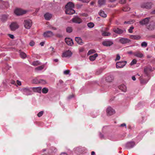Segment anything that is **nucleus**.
<instances>
[{
	"label": "nucleus",
	"instance_id": "25",
	"mask_svg": "<svg viewBox=\"0 0 155 155\" xmlns=\"http://www.w3.org/2000/svg\"><path fill=\"white\" fill-rule=\"evenodd\" d=\"M44 16L45 19L48 20L52 17V15L51 14L47 13L45 14Z\"/></svg>",
	"mask_w": 155,
	"mask_h": 155
},
{
	"label": "nucleus",
	"instance_id": "27",
	"mask_svg": "<svg viewBox=\"0 0 155 155\" xmlns=\"http://www.w3.org/2000/svg\"><path fill=\"white\" fill-rule=\"evenodd\" d=\"M113 79V77L111 75L108 76L106 78V81L108 82H111L112 81Z\"/></svg>",
	"mask_w": 155,
	"mask_h": 155
},
{
	"label": "nucleus",
	"instance_id": "42",
	"mask_svg": "<svg viewBox=\"0 0 155 155\" xmlns=\"http://www.w3.org/2000/svg\"><path fill=\"white\" fill-rule=\"evenodd\" d=\"M49 49L50 50L51 54L54 53L55 51V50L54 49V48L52 46H51Z\"/></svg>",
	"mask_w": 155,
	"mask_h": 155
},
{
	"label": "nucleus",
	"instance_id": "55",
	"mask_svg": "<svg viewBox=\"0 0 155 155\" xmlns=\"http://www.w3.org/2000/svg\"><path fill=\"white\" fill-rule=\"evenodd\" d=\"M8 35L12 39H13L14 38V36L12 35L9 34Z\"/></svg>",
	"mask_w": 155,
	"mask_h": 155
},
{
	"label": "nucleus",
	"instance_id": "16",
	"mask_svg": "<svg viewBox=\"0 0 155 155\" xmlns=\"http://www.w3.org/2000/svg\"><path fill=\"white\" fill-rule=\"evenodd\" d=\"M72 21L73 22L80 24L81 22V20L78 16H75L72 19Z\"/></svg>",
	"mask_w": 155,
	"mask_h": 155
},
{
	"label": "nucleus",
	"instance_id": "60",
	"mask_svg": "<svg viewBox=\"0 0 155 155\" xmlns=\"http://www.w3.org/2000/svg\"><path fill=\"white\" fill-rule=\"evenodd\" d=\"M127 53L129 54H133L134 53H133L132 51H130L127 52Z\"/></svg>",
	"mask_w": 155,
	"mask_h": 155
},
{
	"label": "nucleus",
	"instance_id": "40",
	"mask_svg": "<svg viewBox=\"0 0 155 155\" xmlns=\"http://www.w3.org/2000/svg\"><path fill=\"white\" fill-rule=\"evenodd\" d=\"M143 78V76H141L140 77V82L141 84H146L148 81H144L142 79V78Z\"/></svg>",
	"mask_w": 155,
	"mask_h": 155
},
{
	"label": "nucleus",
	"instance_id": "59",
	"mask_svg": "<svg viewBox=\"0 0 155 155\" xmlns=\"http://www.w3.org/2000/svg\"><path fill=\"white\" fill-rule=\"evenodd\" d=\"M45 44V42H41L40 43V45H41V46H43Z\"/></svg>",
	"mask_w": 155,
	"mask_h": 155
},
{
	"label": "nucleus",
	"instance_id": "19",
	"mask_svg": "<svg viewBox=\"0 0 155 155\" xmlns=\"http://www.w3.org/2000/svg\"><path fill=\"white\" fill-rule=\"evenodd\" d=\"M65 41L68 45L71 46L73 44L72 40L69 38H66L65 39Z\"/></svg>",
	"mask_w": 155,
	"mask_h": 155
},
{
	"label": "nucleus",
	"instance_id": "62",
	"mask_svg": "<svg viewBox=\"0 0 155 155\" xmlns=\"http://www.w3.org/2000/svg\"><path fill=\"white\" fill-rule=\"evenodd\" d=\"M132 79L134 81H135L136 80V78L134 76H133L132 77Z\"/></svg>",
	"mask_w": 155,
	"mask_h": 155
},
{
	"label": "nucleus",
	"instance_id": "23",
	"mask_svg": "<svg viewBox=\"0 0 155 155\" xmlns=\"http://www.w3.org/2000/svg\"><path fill=\"white\" fill-rule=\"evenodd\" d=\"M120 41L123 44H125L129 42L130 41L127 38H122L120 40Z\"/></svg>",
	"mask_w": 155,
	"mask_h": 155
},
{
	"label": "nucleus",
	"instance_id": "46",
	"mask_svg": "<svg viewBox=\"0 0 155 155\" xmlns=\"http://www.w3.org/2000/svg\"><path fill=\"white\" fill-rule=\"evenodd\" d=\"M44 111H41L39 112L37 114V116L40 117H41L43 114Z\"/></svg>",
	"mask_w": 155,
	"mask_h": 155
},
{
	"label": "nucleus",
	"instance_id": "33",
	"mask_svg": "<svg viewBox=\"0 0 155 155\" xmlns=\"http://www.w3.org/2000/svg\"><path fill=\"white\" fill-rule=\"evenodd\" d=\"M107 138L109 140L113 141L116 140L114 135L111 134H109L108 135Z\"/></svg>",
	"mask_w": 155,
	"mask_h": 155
},
{
	"label": "nucleus",
	"instance_id": "21",
	"mask_svg": "<svg viewBox=\"0 0 155 155\" xmlns=\"http://www.w3.org/2000/svg\"><path fill=\"white\" fill-rule=\"evenodd\" d=\"M153 5L151 2H148L145 3L144 7L145 8L149 9Z\"/></svg>",
	"mask_w": 155,
	"mask_h": 155
},
{
	"label": "nucleus",
	"instance_id": "50",
	"mask_svg": "<svg viewBox=\"0 0 155 155\" xmlns=\"http://www.w3.org/2000/svg\"><path fill=\"white\" fill-rule=\"evenodd\" d=\"M35 43L33 41H31L29 43V45L31 46H33L34 45Z\"/></svg>",
	"mask_w": 155,
	"mask_h": 155
},
{
	"label": "nucleus",
	"instance_id": "47",
	"mask_svg": "<svg viewBox=\"0 0 155 155\" xmlns=\"http://www.w3.org/2000/svg\"><path fill=\"white\" fill-rule=\"evenodd\" d=\"M134 28V27L133 26L130 27L128 30L129 32L130 33H132L133 32V30Z\"/></svg>",
	"mask_w": 155,
	"mask_h": 155
},
{
	"label": "nucleus",
	"instance_id": "31",
	"mask_svg": "<svg viewBox=\"0 0 155 155\" xmlns=\"http://www.w3.org/2000/svg\"><path fill=\"white\" fill-rule=\"evenodd\" d=\"M101 35L103 36H109L110 35L111 33L105 31H102Z\"/></svg>",
	"mask_w": 155,
	"mask_h": 155
},
{
	"label": "nucleus",
	"instance_id": "3",
	"mask_svg": "<svg viewBox=\"0 0 155 155\" xmlns=\"http://www.w3.org/2000/svg\"><path fill=\"white\" fill-rule=\"evenodd\" d=\"M21 91L23 94L26 95H30L32 94L31 88L26 87L22 89Z\"/></svg>",
	"mask_w": 155,
	"mask_h": 155
},
{
	"label": "nucleus",
	"instance_id": "35",
	"mask_svg": "<svg viewBox=\"0 0 155 155\" xmlns=\"http://www.w3.org/2000/svg\"><path fill=\"white\" fill-rule=\"evenodd\" d=\"M20 55L21 58H25L26 57V54L22 52H21L20 53Z\"/></svg>",
	"mask_w": 155,
	"mask_h": 155
},
{
	"label": "nucleus",
	"instance_id": "44",
	"mask_svg": "<svg viewBox=\"0 0 155 155\" xmlns=\"http://www.w3.org/2000/svg\"><path fill=\"white\" fill-rule=\"evenodd\" d=\"M99 137L102 139H106V137H105L102 133H99Z\"/></svg>",
	"mask_w": 155,
	"mask_h": 155
},
{
	"label": "nucleus",
	"instance_id": "53",
	"mask_svg": "<svg viewBox=\"0 0 155 155\" xmlns=\"http://www.w3.org/2000/svg\"><path fill=\"white\" fill-rule=\"evenodd\" d=\"M79 51L80 52H82L84 51V48H80Z\"/></svg>",
	"mask_w": 155,
	"mask_h": 155
},
{
	"label": "nucleus",
	"instance_id": "41",
	"mask_svg": "<svg viewBox=\"0 0 155 155\" xmlns=\"http://www.w3.org/2000/svg\"><path fill=\"white\" fill-rule=\"evenodd\" d=\"M72 31V29L71 27H68L66 28V31L67 32L70 33Z\"/></svg>",
	"mask_w": 155,
	"mask_h": 155
},
{
	"label": "nucleus",
	"instance_id": "4",
	"mask_svg": "<svg viewBox=\"0 0 155 155\" xmlns=\"http://www.w3.org/2000/svg\"><path fill=\"white\" fill-rule=\"evenodd\" d=\"M112 30L115 33L119 34L125 33L126 32V30L125 29H121L116 26L114 27Z\"/></svg>",
	"mask_w": 155,
	"mask_h": 155
},
{
	"label": "nucleus",
	"instance_id": "2",
	"mask_svg": "<svg viewBox=\"0 0 155 155\" xmlns=\"http://www.w3.org/2000/svg\"><path fill=\"white\" fill-rule=\"evenodd\" d=\"M86 150V148L85 147L81 146L75 147L74 149V153L79 155L81 154Z\"/></svg>",
	"mask_w": 155,
	"mask_h": 155
},
{
	"label": "nucleus",
	"instance_id": "20",
	"mask_svg": "<svg viewBox=\"0 0 155 155\" xmlns=\"http://www.w3.org/2000/svg\"><path fill=\"white\" fill-rule=\"evenodd\" d=\"M150 18H146L143 19L140 21V23L141 25H144L147 24L149 21Z\"/></svg>",
	"mask_w": 155,
	"mask_h": 155
},
{
	"label": "nucleus",
	"instance_id": "56",
	"mask_svg": "<svg viewBox=\"0 0 155 155\" xmlns=\"http://www.w3.org/2000/svg\"><path fill=\"white\" fill-rule=\"evenodd\" d=\"M109 29V28L108 27H106L104 28V30H103L102 31H108Z\"/></svg>",
	"mask_w": 155,
	"mask_h": 155
},
{
	"label": "nucleus",
	"instance_id": "39",
	"mask_svg": "<svg viewBox=\"0 0 155 155\" xmlns=\"http://www.w3.org/2000/svg\"><path fill=\"white\" fill-rule=\"evenodd\" d=\"M95 52V51L94 49H91L88 51L87 54L88 55H90Z\"/></svg>",
	"mask_w": 155,
	"mask_h": 155
},
{
	"label": "nucleus",
	"instance_id": "15",
	"mask_svg": "<svg viewBox=\"0 0 155 155\" xmlns=\"http://www.w3.org/2000/svg\"><path fill=\"white\" fill-rule=\"evenodd\" d=\"M18 24L15 22L12 23L10 26L11 29L12 31H14L18 28Z\"/></svg>",
	"mask_w": 155,
	"mask_h": 155
},
{
	"label": "nucleus",
	"instance_id": "17",
	"mask_svg": "<svg viewBox=\"0 0 155 155\" xmlns=\"http://www.w3.org/2000/svg\"><path fill=\"white\" fill-rule=\"evenodd\" d=\"M119 89L122 91L126 92L127 90V86L124 84H122L118 86Z\"/></svg>",
	"mask_w": 155,
	"mask_h": 155
},
{
	"label": "nucleus",
	"instance_id": "38",
	"mask_svg": "<svg viewBox=\"0 0 155 155\" xmlns=\"http://www.w3.org/2000/svg\"><path fill=\"white\" fill-rule=\"evenodd\" d=\"M44 67V65H43L41 66L35 68L36 70L38 71H40L43 69Z\"/></svg>",
	"mask_w": 155,
	"mask_h": 155
},
{
	"label": "nucleus",
	"instance_id": "49",
	"mask_svg": "<svg viewBox=\"0 0 155 155\" xmlns=\"http://www.w3.org/2000/svg\"><path fill=\"white\" fill-rule=\"evenodd\" d=\"M120 56L119 54H118L117 55V57H116V59H115V60L116 61H117V60H119L120 59Z\"/></svg>",
	"mask_w": 155,
	"mask_h": 155
},
{
	"label": "nucleus",
	"instance_id": "52",
	"mask_svg": "<svg viewBox=\"0 0 155 155\" xmlns=\"http://www.w3.org/2000/svg\"><path fill=\"white\" fill-rule=\"evenodd\" d=\"M126 2V0H120V2L121 4H124Z\"/></svg>",
	"mask_w": 155,
	"mask_h": 155
},
{
	"label": "nucleus",
	"instance_id": "9",
	"mask_svg": "<svg viewBox=\"0 0 155 155\" xmlns=\"http://www.w3.org/2000/svg\"><path fill=\"white\" fill-rule=\"evenodd\" d=\"M126 63L127 61H125L118 62L116 64V68H123Z\"/></svg>",
	"mask_w": 155,
	"mask_h": 155
},
{
	"label": "nucleus",
	"instance_id": "34",
	"mask_svg": "<svg viewBox=\"0 0 155 155\" xmlns=\"http://www.w3.org/2000/svg\"><path fill=\"white\" fill-rule=\"evenodd\" d=\"M87 26L89 28H93L94 26V23L93 22H89L87 23Z\"/></svg>",
	"mask_w": 155,
	"mask_h": 155
},
{
	"label": "nucleus",
	"instance_id": "13",
	"mask_svg": "<svg viewBox=\"0 0 155 155\" xmlns=\"http://www.w3.org/2000/svg\"><path fill=\"white\" fill-rule=\"evenodd\" d=\"M135 145V143L134 142L130 141L127 143L126 147L127 149H130L133 148Z\"/></svg>",
	"mask_w": 155,
	"mask_h": 155
},
{
	"label": "nucleus",
	"instance_id": "28",
	"mask_svg": "<svg viewBox=\"0 0 155 155\" xmlns=\"http://www.w3.org/2000/svg\"><path fill=\"white\" fill-rule=\"evenodd\" d=\"M99 14L103 18H106L107 16V15L105 14L104 12L102 10H100L99 12Z\"/></svg>",
	"mask_w": 155,
	"mask_h": 155
},
{
	"label": "nucleus",
	"instance_id": "6",
	"mask_svg": "<svg viewBox=\"0 0 155 155\" xmlns=\"http://www.w3.org/2000/svg\"><path fill=\"white\" fill-rule=\"evenodd\" d=\"M115 113V110L111 107L109 106L106 109V113L108 116L112 115Z\"/></svg>",
	"mask_w": 155,
	"mask_h": 155
},
{
	"label": "nucleus",
	"instance_id": "30",
	"mask_svg": "<svg viewBox=\"0 0 155 155\" xmlns=\"http://www.w3.org/2000/svg\"><path fill=\"white\" fill-rule=\"evenodd\" d=\"M130 38L133 39L139 40L141 38V37L139 35H131Z\"/></svg>",
	"mask_w": 155,
	"mask_h": 155
},
{
	"label": "nucleus",
	"instance_id": "11",
	"mask_svg": "<svg viewBox=\"0 0 155 155\" xmlns=\"http://www.w3.org/2000/svg\"><path fill=\"white\" fill-rule=\"evenodd\" d=\"M43 35L45 38H49L54 36V34L51 31H47L43 33Z\"/></svg>",
	"mask_w": 155,
	"mask_h": 155
},
{
	"label": "nucleus",
	"instance_id": "1",
	"mask_svg": "<svg viewBox=\"0 0 155 155\" xmlns=\"http://www.w3.org/2000/svg\"><path fill=\"white\" fill-rule=\"evenodd\" d=\"M65 13L67 14L72 15L75 13V11L73 9L74 4L71 2H69L65 6Z\"/></svg>",
	"mask_w": 155,
	"mask_h": 155
},
{
	"label": "nucleus",
	"instance_id": "8",
	"mask_svg": "<svg viewBox=\"0 0 155 155\" xmlns=\"http://www.w3.org/2000/svg\"><path fill=\"white\" fill-rule=\"evenodd\" d=\"M33 82L35 84L40 83L41 84H45L47 82L44 79H38L37 78H35L33 80Z\"/></svg>",
	"mask_w": 155,
	"mask_h": 155
},
{
	"label": "nucleus",
	"instance_id": "22",
	"mask_svg": "<svg viewBox=\"0 0 155 155\" xmlns=\"http://www.w3.org/2000/svg\"><path fill=\"white\" fill-rule=\"evenodd\" d=\"M31 88L32 91V90L35 92H37L38 93H41L42 89L41 87H33Z\"/></svg>",
	"mask_w": 155,
	"mask_h": 155
},
{
	"label": "nucleus",
	"instance_id": "58",
	"mask_svg": "<svg viewBox=\"0 0 155 155\" xmlns=\"http://www.w3.org/2000/svg\"><path fill=\"white\" fill-rule=\"evenodd\" d=\"M11 84H16V82H15V81H13V80H12L11 81Z\"/></svg>",
	"mask_w": 155,
	"mask_h": 155
},
{
	"label": "nucleus",
	"instance_id": "32",
	"mask_svg": "<svg viewBox=\"0 0 155 155\" xmlns=\"http://www.w3.org/2000/svg\"><path fill=\"white\" fill-rule=\"evenodd\" d=\"M105 0H99L98 5L100 6L104 5L105 4Z\"/></svg>",
	"mask_w": 155,
	"mask_h": 155
},
{
	"label": "nucleus",
	"instance_id": "45",
	"mask_svg": "<svg viewBox=\"0 0 155 155\" xmlns=\"http://www.w3.org/2000/svg\"><path fill=\"white\" fill-rule=\"evenodd\" d=\"M137 61L135 59H133L130 63L131 65H132L136 64Z\"/></svg>",
	"mask_w": 155,
	"mask_h": 155
},
{
	"label": "nucleus",
	"instance_id": "61",
	"mask_svg": "<svg viewBox=\"0 0 155 155\" xmlns=\"http://www.w3.org/2000/svg\"><path fill=\"white\" fill-rule=\"evenodd\" d=\"M60 155H68L67 153L64 152L62 153Z\"/></svg>",
	"mask_w": 155,
	"mask_h": 155
},
{
	"label": "nucleus",
	"instance_id": "5",
	"mask_svg": "<svg viewBox=\"0 0 155 155\" xmlns=\"http://www.w3.org/2000/svg\"><path fill=\"white\" fill-rule=\"evenodd\" d=\"M24 24L25 28L29 29L32 25V22L30 20H25L24 21Z\"/></svg>",
	"mask_w": 155,
	"mask_h": 155
},
{
	"label": "nucleus",
	"instance_id": "24",
	"mask_svg": "<svg viewBox=\"0 0 155 155\" xmlns=\"http://www.w3.org/2000/svg\"><path fill=\"white\" fill-rule=\"evenodd\" d=\"M147 29L150 30H152L155 28V24L154 23H151L147 27Z\"/></svg>",
	"mask_w": 155,
	"mask_h": 155
},
{
	"label": "nucleus",
	"instance_id": "37",
	"mask_svg": "<svg viewBox=\"0 0 155 155\" xmlns=\"http://www.w3.org/2000/svg\"><path fill=\"white\" fill-rule=\"evenodd\" d=\"M48 91V89L46 87H44L42 90V92L43 93L46 94Z\"/></svg>",
	"mask_w": 155,
	"mask_h": 155
},
{
	"label": "nucleus",
	"instance_id": "26",
	"mask_svg": "<svg viewBox=\"0 0 155 155\" xmlns=\"http://www.w3.org/2000/svg\"><path fill=\"white\" fill-rule=\"evenodd\" d=\"M98 56V54L97 53L91 55L89 57V59L91 61H94L96 58Z\"/></svg>",
	"mask_w": 155,
	"mask_h": 155
},
{
	"label": "nucleus",
	"instance_id": "43",
	"mask_svg": "<svg viewBox=\"0 0 155 155\" xmlns=\"http://www.w3.org/2000/svg\"><path fill=\"white\" fill-rule=\"evenodd\" d=\"M147 43L145 41H144L142 43L141 46L143 47H146L147 46Z\"/></svg>",
	"mask_w": 155,
	"mask_h": 155
},
{
	"label": "nucleus",
	"instance_id": "12",
	"mask_svg": "<svg viewBox=\"0 0 155 155\" xmlns=\"http://www.w3.org/2000/svg\"><path fill=\"white\" fill-rule=\"evenodd\" d=\"M113 41L110 40H107L103 42V45L105 46H110L113 45Z\"/></svg>",
	"mask_w": 155,
	"mask_h": 155
},
{
	"label": "nucleus",
	"instance_id": "18",
	"mask_svg": "<svg viewBox=\"0 0 155 155\" xmlns=\"http://www.w3.org/2000/svg\"><path fill=\"white\" fill-rule=\"evenodd\" d=\"M133 54L136 57L141 58L143 56V54L139 51H137L134 53Z\"/></svg>",
	"mask_w": 155,
	"mask_h": 155
},
{
	"label": "nucleus",
	"instance_id": "57",
	"mask_svg": "<svg viewBox=\"0 0 155 155\" xmlns=\"http://www.w3.org/2000/svg\"><path fill=\"white\" fill-rule=\"evenodd\" d=\"M50 29L54 30H57V28H56L53 27L52 26L50 27Z\"/></svg>",
	"mask_w": 155,
	"mask_h": 155
},
{
	"label": "nucleus",
	"instance_id": "63",
	"mask_svg": "<svg viewBox=\"0 0 155 155\" xmlns=\"http://www.w3.org/2000/svg\"><path fill=\"white\" fill-rule=\"evenodd\" d=\"M73 97L74 95L73 94H72L71 95L68 96V99H70L71 98Z\"/></svg>",
	"mask_w": 155,
	"mask_h": 155
},
{
	"label": "nucleus",
	"instance_id": "10",
	"mask_svg": "<svg viewBox=\"0 0 155 155\" xmlns=\"http://www.w3.org/2000/svg\"><path fill=\"white\" fill-rule=\"evenodd\" d=\"M72 55V53L71 51L69 50H68L65 51L63 53L62 56L63 57L65 58H69L71 57Z\"/></svg>",
	"mask_w": 155,
	"mask_h": 155
},
{
	"label": "nucleus",
	"instance_id": "48",
	"mask_svg": "<svg viewBox=\"0 0 155 155\" xmlns=\"http://www.w3.org/2000/svg\"><path fill=\"white\" fill-rule=\"evenodd\" d=\"M70 71L69 70H66L64 71V74L67 75L70 73Z\"/></svg>",
	"mask_w": 155,
	"mask_h": 155
},
{
	"label": "nucleus",
	"instance_id": "14",
	"mask_svg": "<svg viewBox=\"0 0 155 155\" xmlns=\"http://www.w3.org/2000/svg\"><path fill=\"white\" fill-rule=\"evenodd\" d=\"M152 71V68L151 66H148L145 68L144 69V73L145 74V76H148L149 73Z\"/></svg>",
	"mask_w": 155,
	"mask_h": 155
},
{
	"label": "nucleus",
	"instance_id": "51",
	"mask_svg": "<svg viewBox=\"0 0 155 155\" xmlns=\"http://www.w3.org/2000/svg\"><path fill=\"white\" fill-rule=\"evenodd\" d=\"M120 127H124L125 128H127V126H126V124L125 123H123L122 124H121L120 125Z\"/></svg>",
	"mask_w": 155,
	"mask_h": 155
},
{
	"label": "nucleus",
	"instance_id": "54",
	"mask_svg": "<svg viewBox=\"0 0 155 155\" xmlns=\"http://www.w3.org/2000/svg\"><path fill=\"white\" fill-rule=\"evenodd\" d=\"M17 83L18 85H21V82L18 80L17 81Z\"/></svg>",
	"mask_w": 155,
	"mask_h": 155
},
{
	"label": "nucleus",
	"instance_id": "7",
	"mask_svg": "<svg viewBox=\"0 0 155 155\" xmlns=\"http://www.w3.org/2000/svg\"><path fill=\"white\" fill-rule=\"evenodd\" d=\"M27 11L20 8H17L14 11L15 13L17 15H22L26 13Z\"/></svg>",
	"mask_w": 155,
	"mask_h": 155
},
{
	"label": "nucleus",
	"instance_id": "36",
	"mask_svg": "<svg viewBox=\"0 0 155 155\" xmlns=\"http://www.w3.org/2000/svg\"><path fill=\"white\" fill-rule=\"evenodd\" d=\"M40 64H41L40 62L38 61H34L32 63V65L34 66H36Z\"/></svg>",
	"mask_w": 155,
	"mask_h": 155
},
{
	"label": "nucleus",
	"instance_id": "29",
	"mask_svg": "<svg viewBox=\"0 0 155 155\" xmlns=\"http://www.w3.org/2000/svg\"><path fill=\"white\" fill-rule=\"evenodd\" d=\"M76 41L79 44L81 45L82 44L83 42L81 38L78 37H76L75 38Z\"/></svg>",
	"mask_w": 155,
	"mask_h": 155
},
{
	"label": "nucleus",
	"instance_id": "64",
	"mask_svg": "<svg viewBox=\"0 0 155 155\" xmlns=\"http://www.w3.org/2000/svg\"><path fill=\"white\" fill-rule=\"evenodd\" d=\"M95 152L94 151H92L91 152V155H95Z\"/></svg>",
	"mask_w": 155,
	"mask_h": 155
}]
</instances>
